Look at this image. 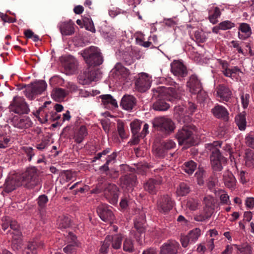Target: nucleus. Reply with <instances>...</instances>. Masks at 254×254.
<instances>
[{
  "label": "nucleus",
  "mask_w": 254,
  "mask_h": 254,
  "mask_svg": "<svg viewBox=\"0 0 254 254\" xmlns=\"http://www.w3.org/2000/svg\"><path fill=\"white\" fill-rule=\"evenodd\" d=\"M106 179L103 177L98 178V184L95 189L91 191L92 193H99L104 191V195L107 199L112 204H116L118 201L119 189L113 184H105Z\"/></svg>",
  "instance_id": "f257e3e1"
},
{
  "label": "nucleus",
  "mask_w": 254,
  "mask_h": 254,
  "mask_svg": "<svg viewBox=\"0 0 254 254\" xmlns=\"http://www.w3.org/2000/svg\"><path fill=\"white\" fill-rule=\"evenodd\" d=\"M85 63L89 66H96L103 62V58L100 49L95 46H90L81 52Z\"/></svg>",
  "instance_id": "f03ea898"
},
{
  "label": "nucleus",
  "mask_w": 254,
  "mask_h": 254,
  "mask_svg": "<svg viewBox=\"0 0 254 254\" xmlns=\"http://www.w3.org/2000/svg\"><path fill=\"white\" fill-rule=\"evenodd\" d=\"M154 96L160 98H167V95L173 99H180L184 93L182 85L175 83L174 87H166L160 86L153 90Z\"/></svg>",
  "instance_id": "7ed1b4c3"
},
{
  "label": "nucleus",
  "mask_w": 254,
  "mask_h": 254,
  "mask_svg": "<svg viewBox=\"0 0 254 254\" xmlns=\"http://www.w3.org/2000/svg\"><path fill=\"white\" fill-rule=\"evenodd\" d=\"M196 106L193 103L189 102L187 107L179 106L175 108L176 114L179 117V122L181 124H188L191 122L190 116L195 112Z\"/></svg>",
  "instance_id": "20e7f679"
},
{
  "label": "nucleus",
  "mask_w": 254,
  "mask_h": 254,
  "mask_svg": "<svg viewBox=\"0 0 254 254\" xmlns=\"http://www.w3.org/2000/svg\"><path fill=\"white\" fill-rule=\"evenodd\" d=\"M194 129V126L188 124H184L182 128L178 131L175 136L178 139L180 145L186 144L190 146L192 145V135Z\"/></svg>",
  "instance_id": "39448f33"
},
{
  "label": "nucleus",
  "mask_w": 254,
  "mask_h": 254,
  "mask_svg": "<svg viewBox=\"0 0 254 254\" xmlns=\"http://www.w3.org/2000/svg\"><path fill=\"white\" fill-rule=\"evenodd\" d=\"M21 178L23 184L28 188H33L40 183L38 171L35 167L27 168Z\"/></svg>",
  "instance_id": "423d86ee"
},
{
  "label": "nucleus",
  "mask_w": 254,
  "mask_h": 254,
  "mask_svg": "<svg viewBox=\"0 0 254 254\" xmlns=\"http://www.w3.org/2000/svg\"><path fill=\"white\" fill-rule=\"evenodd\" d=\"M153 125L158 130L168 134L174 132L176 127L171 119L164 117L155 118L153 121Z\"/></svg>",
  "instance_id": "0eeeda50"
},
{
  "label": "nucleus",
  "mask_w": 254,
  "mask_h": 254,
  "mask_svg": "<svg viewBox=\"0 0 254 254\" xmlns=\"http://www.w3.org/2000/svg\"><path fill=\"white\" fill-rule=\"evenodd\" d=\"M47 83L43 80L37 81L26 86L24 94L30 100L35 95L41 94L47 88Z\"/></svg>",
  "instance_id": "6e6552de"
},
{
  "label": "nucleus",
  "mask_w": 254,
  "mask_h": 254,
  "mask_svg": "<svg viewBox=\"0 0 254 254\" xmlns=\"http://www.w3.org/2000/svg\"><path fill=\"white\" fill-rule=\"evenodd\" d=\"M10 110L17 114H28L29 109L23 98L15 97L12 103L10 105Z\"/></svg>",
  "instance_id": "1a4fd4ad"
},
{
  "label": "nucleus",
  "mask_w": 254,
  "mask_h": 254,
  "mask_svg": "<svg viewBox=\"0 0 254 254\" xmlns=\"http://www.w3.org/2000/svg\"><path fill=\"white\" fill-rule=\"evenodd\" d=\"M173 206V202L169 195L166 194L159 197L157 201V209L160 212H167Z\"/></svg>",
  "instance_id": "9d476101"
},
{
  "label": "nucleus",
  "mask_w": 254,
  "mask_h": 254,
  "mask_svg": "<svg viewBox=\"0 0 254 254\" xmlns=\"http://www.w3.org/2000/svg\"><path fill=\"white\" fill-rule=\"evenodd\" d=\"M136 89L141 92H145L151 86V79L149 75L145 73H141L135 82Z\"/></svg>",
  "instance_id": "9b49d317"
},
{
  "label": "nucleus",
  "mask_w": 254,
  "mask_h": 254,
  "mask_svg": "<svg viewBox=\"0 0 254 254\" xmlns=\"http://www.w3.org/2000/svg\"><path fill=\"white\" fill-rule=\"evenodd\" d=\"M180 244L175 240H168L160 247V254H177Z\"/></svg>",
  "instance_id": "f8f14e48"
},
{
  "label": "nucleus",
  "mask_w": 254,
  "mask_h": 254,
  "mask_svg": "<svg viewBox=\"0 0 254 254\" xmlns=\"http://www.w3.org/2000/svg\"><path fill=\"white\" fill-rule=\"evenodd\" d=\"M187 86L189 88L190 92L193 94H196L202 89L200 80L194 74L190 77V79L187 83Z\"/></svg>",
  "instance_id": "ddd939ff"
},
{
  "label": "nucleus",
  "mask_w": 254,
  "mask_h": 254,
  "mask_svg": "<svg viewBox=\"0 0 254 254\" xmlns=\"http://www.w3.org/2000/svg\"><path fill=\"white\" fill-rule=\"evenodd\" d=\"M120 180L123 188L129 190L132 189L136 185L137 177L135 174L130 173L122 176Z\"/></svg>",
  "instance_id": "4468645a"
},
{
  "label": "nucleus",
  "mask_w": 254,
  "mask_h": 254,
  "mask_svg": "<svg viewBox=\"0 0 254 254\" xmlns=\"http://www.w3.org/2000/svg\"><path fill=\"white\" fill-rule=\"evenodd\" d=\"M96 71L87 69L79 75L78 78L79 83L83 85L89 84L96 79Z\"/></svg>",
  "instance_id": "2eb2a0df"
},
{
  "label": "nucleus",
  "mask_w": 254,
  "mask_h": 254,
  "mask_svg": "<svg viewBox=\"0 0 254 254\" xmlns=\"http://www.w3.org/2000/svg\"><path fill=\"white\" fill-rule=\"evenodd\" d=\"M97 212L100 218L105 222H110L114 219L112 211L106 205H99L97 208Z\"/></svg>",
  "instance_id": "dca6fc26"
},
{
  "label": "nucleus",
  "mask_w": 254,
  "mask_h": 254,
  "mask_svg": "<svg viewBox=\"0 0 254 254\" xmlns=\"http://www.w3.org/2000/svg\"><path fill=\"white\" fill-rule=\"evenodd\" d=\"M145 222L144 213L141 211L138 215L136 216L134 220V227L140 235L145 233Z\"/></svg>",
  "instance_id": "f3484780"
},
{
  "label": "nucleus",
  "mask_w": 254,
  "mask_h": 254,
  "mask_svg": "<svg viewBox=\"0 0 254 254\" xmlns=\"http://www.w3.org/2000/svg\"><path fill=\"white\" fill-rule=\"evenodd\" d=\"M12 125L19 129H26L31 127L32 123L28 117H14L11 120Z\"/></svg>",
  "instance_id": "a211bd4d"
},
{
  "label": "nucleus",
  "mask_w": 254,
  "mask_h": 254,
  "mask_svg": "<svg viewBox=\"0 0 254 254\" xmlns=\"http://www.w3.org/2000/svg\"><path fill=\"white\" fill-rule=\"evenodd\" d=\"M171 71L176 76L184 77L187 74V70L186 66L182 63L179 61H174L171 64Z\"/></svg>",
  "instance_id": "6ab92c4d"
},
{
  "label": "nucleus",
  "mask_w": 254,
  "mask_h": 254,
  "mask_svg": "<svg viewBox=\"0 0 254 254\" xmlns=\"http://www.w3.org/2000/svg\"><path fill=\"white\" fill-rule=\"evenodd\" d=\"M23 184L18 180L17 176H14L8 177L6 179L3 191L9 193L14 190L17 187L22 185Z\"/></svg>",
  "instance_id": "aec40b11"
},
{
  "label": "nucleus",
  "mask_w": 254,
  "mask_h": 254,
  "mask_svg": "<svg viewBox=\"0 0 254 254\" xmlns=\"http://www.w3.org/2000/svg\"><path fill=\"white\" fill-rule=\"evenodd\" d=\"M211 113L213 116L219 119L224 121L229 120V113L227 110L223 106L217 105L211 109Z\"/></svg>",
  "instance_id": "412c9836"
},
{
  "label": "nucleus",
  "mask_w": 254,
  "mask_h": 254,
  "mask_svg": "<svg viewBox=\"0 0 254 254\" xmlns=\"http://www.w3.org/2000/svg\"><path fill=\"white\" fill-rule=\"evenodd\" d=\"M162 183L161 179H150L144 185V190L151 194H155L158 190V187Z\"/></svg>",
  "instance_id": "4be33fe9"
},
{
  "label": "nucleus",
  "mask_w": 254,
  "mask_h": 254,
  "mask_svg": "<svg viewBox=\"0 0 254 254\" xmlns=\"http://www.w3.org/2000/svg\"><path fill=\"white\" fill-rule=\"evenodd\" d=\"M68 239L71 240V244H68L64 248V252L67 254H72L76 251V248L81 246V244L77 240V237L72 233H69Z\"/></svg>",
  "instance_id": "5701e85b"
},
{
  "label": "nucleus",
  "mask_w": 254,
  "mask_h": 254,
  "mask_svg": "<svg viewBox=\"0 0 254 254\" xmlns=\"http://www.w3.org/2000/svg\"><path fill=\"white\" fill-rule=\"evenodd\" d=\"M59 28L62 35H71L74 32V23L71 20L60 22Z\"/></svg>",
  "instance_id": "b1692460"
},
{
  "label": "nucleus",
  "mask_w": 254,
  "mask_h": 254,
  "mask_svg": "<svg viewBox=\"0 0 254 254\" xmlns=\"http://www.w3.org/2000/svg\"><path fill=\"white\" fill-rule=\"evenodd\" d=\"M216 93L217 96L225 101H228L232 95L230 89L223 84H220L217 87Z\"/></svg>",
  "instance_id": "393cba45"
},
{
  "label": "nucleus",
  "mask_w": 254,
  "mask_h": 254,
  "mask_svg": "<svg viewBox=\"0 0 254 254\" xmlns=\"http://www.w3.org/2000/svg\"><path fill=\"white\" fill-rule=\"evenodd\" d=\"M136 99L131 95H125L122 99L120 105L126 110L130 111L136 105Z\"/></svg>",
  "instance_id": "a878e982"
},
{
  "label": "nucleus",
  "mask_w": 254,
  "mask_h": 254,
  "mask_svg": "<svg viewBox=\"0 0 254 254\" xmlns=\"http://www.w3.org/2000/svg\"><path fill=\"white\" fill-rule=\"evenodd\" d=\"M87 135L88 131L86 127L84 125H82L75 130L73 138L76 143L79 144L83 141Z\"/></svg>",
  "instance_id": "bb28decb"
},
{
  "label": "nucleus",
  "mask_w": 254,
  "mask_h": 254,
  "mask_svg": "<svg viewBox=\"0 0 254 254\" xmlns=\"http://www.w3.org/2000/svg\"><path fill=\"white\" fill-rule=\"evenodd\" d=\"M222 143V141H214L213 144L211 145L212 146V154L210 156L211 160H222L223 159V156L221 155L219 150L217 147V146L220 147Z\"/></svg>",
  "instance_id": "cd10ccee"
},
{
  "label": "nucleus",
  "mask_w": 254,
  "mask_h": 254,
  "mask_svg": "<svg viewBox=\"0 0 254 254\" xmlns=\"http://www.w3.org/2000/svg\"><path fill=\"white\" fill-rule=\"evenodd\" d=\"M44 244L43 242H33L28 244L25 249L26 254H38V250L44 247Z\"/></svg>",
  "instance_id": "c85d7f7f"
},
{
  "label": "nucleus",
  "mask_w": 254,
  "mask_h": 254,
  "mask_svg": "<svg viewBox=\"0 0 254 254\" xmlns=\"http://www.w3.org/2000/svg\"><path fill=\"white\" fill-rule=\"evenodd\" d=\"M208 19L211 23L214 24L218 22V18L221 12L218 7L212 6L208 9Z\"/></svg>",
  "instance_id": "c756f323"
},
{
  "label": "nucleus",
  "mask_w": 254,
  "mask_h": 254,
  "mask_svg": "<svg viewBox=\"0 0 254 254\" xmlns=\"http://www.w3.org/2000/svg\"><path fill=\"white\" fill-rule=\"evenodd\" d=\"M223 181L225 185L229 188H233L236 186V180L233 174L228 171L224 173Z\"/></svg>",
  "instance_id": "7c9ffc66"
},
{
  "label": "nucleus",
  "mask_w": 254,
  "mask_h": 254,
  "mask_svg": "<svg viewBox=\"0 0 254 254\" xmlns=\"http://www.w3.org/2000/svg\"><path fill=\"white\" fill-rule=\"evenodd\" d=\"M239 30L243 33H238V37L240 39L244 40L249 37L252 33L250 25L246 23H241L239 26Z\"/></svg>",
  "instance_id": "2f4dec72"
},
{
  "label": "nucleus",
  "mask_w": 254,
  "mask_h": 254,
  "mask_svg": "<svg viewBox=\"0 0 254 254\" xmlns=\"http://www.w3.org/2000/svg\"><path fill=\"white\" fill-rule=\"evenodd\" d=\"M67 94V92L64 89L58 88L52 91L51 96L55 101L60 102L63 101Z\"/></svg>",
  "instance_id": "473e14b6"
},
{
  "label": "nucleus",
  "mask_w": 254,
  "mask_h": 254,
  "mask_svg": "<svg viewBox=\"0 0 254 254\" xmlns=\"http://www.w3.org/2000/svg\"><path fill=\"white\" fill-rule=\"evenodd\" d=\"M102 102L106 107H110V105L113 107H117V102L110 94L102 95L100 96Z\"/></svg>",
  "instance_id": "72a5a7b5"
},
{
  "label": "nucleus",
  "mask_w": 254,
  "mask_h": 254,
  "mask_svg": "<svg viewBox=\"0 0 254 254\" xmlns=\"http://www.w3.org/2000/svg\"><path fill=\"white\" fill-rule=\"evenodd\" d=\"M78 66L77 61L72 56L68 57L65 61V68L71 71H75Z\"/></svg>",
  "instance_id": "f704fd0d"
},
{
  "label": "nucleus",
  "mask_w": 254,
  "mask_h": 254,
  "mask_svg": "<svg viewBox=\"0 0 254 254\" xmlns=\"http://www.w3.org/2000/svg\"><path fill=\"white\" fill-rule=\"evenodd\" d=\"M235 122L240 130H245L247 124L246 114L242 113L236 116L235 117Z\"/></svg>",
  "instance_id": "c9c22d12"
},
{
  "label": "nucleus",
  "mask_w": 254,
  "mask_h": 254,
  "mask_svg": "<svg viewBox=\"0 0 254 254\" xmlns=\"http://www.w3.org/2000/svg\"><path fill=\"white\" fill-rule=\"evenodd\" d=\"M21 233L16 231V234L12 236L13 240L11 243V248L13 251H17L21 248V241L20 239Z\"/></svg>",
  "instance_id": "e433bc0d"
},
{
  "label": "nucleus",
  "mask_w": 254,
  "mask_h": 254,
  "mask_svg": "<svg viewBox=\"0 0 254 254\" xmlns=\"http://www.w3.org/2000/svg\"><path fill=\"white\" fill-rule=\"evenodd\" d=\"M200 204V201L198 199L189 198L187 199L186 206L191 211H195L198 208Z\"/></svg>",
  "instance_id": "4c0bfd02"
},
{
  "label": "nucleus",
  "mask_w": 254,
  "mask_h": 254,
  "mask_svg": "<svg viewBox=\"0 0 254 254\" xmlns=\"http://www.w3.org/2000/svg\"><path fill=\"white\" fill-rule=\"evenodd\" d=\"M190 190L189 185L185 183H181L177 189L176 193L179 196H185L188 194Z\"/></svg>",
  "instance_id": "58836bf2"
},
{
  "label": "nucleus",
  "mask_w": 254,
  "mask_h": 254,
  "mask_svg": "<svg viewBox=\"0 0 254 254\" xmlns=\"http://www.w3.org/2000/svg\"><path fill=\"white\" fill-rule=\"evenodd\" d=\"M245 161L247 166L249 167L254 166V153L251 150H246Z\"/></svg>",
  "instance_id": "ea45409f"
},
{
  "label": "nucleus",
  "mask_w": 254,
  "mask_h": 254,
  "mask_svg": "<svg viewBox=\"0 0 254 254\" xmlns=\"http://www.w3.org/2000/svg\"><path fill=\"white\" fill-rule=\"evenodd\" d=\"M169 107V105L162 99L158 100L153 104V109L156 111H166Z\"/></svg>",
  "instance_id": "a19ab883"
},
{
  "label": "nucleus",
  "mask_w": 254,
  "mask_h": 254,
  "mask_svg": "<svg viewBox=\"0 0 254 254\" xmlns=\"http://www.w3.org/2000/svg\"><path fill=\"white\" fill-rule=\"evenodd\" d=\"M58 225L61 229L68 228L70 226V219L65 216H60L58 220Z\"/></svg>",
  "instance_id": "79ce46f5"
},
{
  "label": "nucleus",
  "mask_w": 254,
  "mask_h": 254,
  "mask_svg": "<svg viewBox=\"0 0 254 254\" xmlns=\"http://www.w3.org/2000/svg\"><path fill=\"white\" fill-rule=\"evenodd\" d=\"M183 168L186 173L189 175L192 174L196 168V164L190 160L184 163Z\"/></svg>",
  "instance_id": "37998d69"
},
{
  "label": "nucleus",
  "mask_w": 254,
  "mask_h": 254,
  "mask_svg": "<svg viewBox=\"0 0 254 254\" xmlns=\"http://www.w3.org/2000/svg\"><path fill=\"white\" fill-rule=\"evenodd\" d=\"M111 237V242L112 241V247L114 249H120L122 242V237L119 234Z\"/></svg>",
  "instance_id": "c03bdc74"
},
{
  "label": "nucleus",
  "mask_w": 254,
  "mask_h": 254,
  "mask_svg": "<svg viewBox=\"0 0 254 254\" xmlns=\"http://www.w3.org/2000/svg\"><path fill=\"white\" fill-rule=\"evenodd\" d=\"M111 236H107L104 241L100 250V254H107L111 244Z\"/></svg>",
  "instance_id": "a18cd8bd"
},
{
  "label": "nucleus",
  "mask_w": 254,
  "mask_h": 254,
  "mask_svg": "<svg viewBox=\"0 0 254 254\" xmlns=\"http://www.w3.org/2000/svg\"><path fill=\"white\" fill-rule=\"evenodd\" d=\"M115 72L117 75L125 77L128 74V70L121 63H117L115 66Z\"/></svg>",
  "instance_id": "49530a36"
},
{
  "label": "nucleus",
  "mask_w": 254,
  "mask_h": 254,
  "mask_svg": "<svg viewBox=\"0 0 254 254\" xmlns=\"http://www.w3.org/2000/svg\"><path fill=\"white\" fill-rule=\"evenodd\" d=\"M194 38L197 43H203L206 41L207 37L202 31H196L194 33Z\"/></svg>",
  "instance_id": "de8ad7c7"
},
{
  "label": "nucleus",
  "mask_w": 254,
  "mask_h": 254,
  "mask_svg": "<svg viewBox=\"0 0 254 254\" xmlns=\"http://www.w3.org/2000/svg\"><path fill=\"white\" fill-rule=\"evenodd\" d=\"M123 250L124 251L131 253L134 251L133 241L130 239H126L123 243Z\"/></svg>",
  "instance_id": "09e8293b"
},
{
  "label": "nucleus",
  "mask_w": 254,
  "mask_h": 254,
  "mask_svg": "<svg viewBox=\"0 0 254 254\" xmlns=\"http://www.w3.org/2000/svg\"><path fill=\"white\" fill-rule=\"evenodd\" d=\"M200 232L199 228H195L189 232L188 235L192 243L195 242L198 239L200 235Z\"/></svg>",
  "instance_id": "8fccbe9b"
},
{
  "label": "nucleus",
  "mask_w": 254,
  "mask_h": 254,
  "mask_svg": "<svg viewBox=\"0 0 254 254\" xmlns=\"http://www.w3.org/2000/svg\"><path fill=\"white\" fill-rule=\"evenodd\" d=\"M117 130L119 136L122 139L127 138L128 134L126 132L124 128V124L123 122L118 121L117 123Z\"/></svg>",
  "instance_id": "3c124183"
},
{
  "label": "nucleus",
  "mask_w": 254,
  "mask_h": 254,
  "mask_svg": "<svg viewBox=\"0 0 254 254\" xmlns=\"http://www.w3.org/2000/svg\"><path fill=\"white\" fill-rule=\"evenodd\" d=\"M237 249L243 254H251L252 251L251 247L247 244H244L242 246L235 245Z\"/></svg>",
  "instance_id": "603ef678"
},
{
  "label": "nucleus",
  "mask_w": 254,
  "mask_h": 254,
  "mask_svg": "<svg viewBox=\"0 0 254 254\" xmlns=\"http://www.w3.org/2000/svg\"><path fill=\"white\" fill-rule=\"evenodd\" d=\"M21 150L27 155L29 161H31L32 158L35 155L34 149L31 147L23 146Z\"/></svg>",
  "instance_id": "864d4df0"
},
{
  "label": "nucleus",
  "mask_w": 254,
  "mask_h": 254,
  "mask_svg": "<svg viewBox=\"0 0 254 254\" xmlns=\"http://www.w3.org/2000/svg\"><path fill=\"white\" fill-rule=\"evenodd\" d=\"M50 139L49 137H44L42 139L41 142L36 144V148L40 150H42L47 148L50 144Z\"/></svg>",
  "instance_id": "5fc2aeb1"
},
{
  "label": "nucleus",
  "mask_w": 254,
  "mask_h": 254,
  "mask_svg": "<svg viewBox=\"0 0 254 254\" xmlns=\"http://www.w3.org/2000/svg\"><path fill=\"white\" fill-rule=\"evenodd\" d=\"M10 138L6 135L0 133V148H5L8 146Z\"/></svg>",
  "instance_id": "6e6d98bb"
},
{
  "label": "nucleus",
  "mask_w": 254,
  "mask_h": 254,
  "mask_svg": "<svg viewBox=\"0 0 254 254\" xmlns=\"http://www.w3.org/2000/svg\"><path fill=\"white\" fill-rule=\"evenodd\" d=\"M219 25L222 30L230 29L235 26V24L229 20L222 21L219 23Z\"/></svg>",
  "instance_id": "4d7b16f0"
},
{
  "label": "nucleus",
  "mask_w": 254,
  "mask_h": 254,
  "mask_svg": "<svg viewBox=\"0 0 254 254\" xmlns=\"http://www.w3.org/2000/svg\"><path fill=\"white\" fill-rule=\"evenodd\" d=\"M161 146L164 148L166 150L174 149L176 146V143L171 139L167 140L161 143Z\"/></svg>",
  "instance_id": "13d9d810"
},
{
  "label": "nucleus",
  "mask_w": 254,
  "mask_h": 254,
  "mask_svg": "<svg viewBox=\"0 0 254 254\" xmlns=\"http://www.w3.org/2000/svg\"><path fill=\"white\" fill-rule=\"evenodd\" d=\"M140 123L138 121H134L130 123V127L133 135L137 134L140 129Z\"/></svg>",
  "instance_id": "bf43d9fd"
},
{
  "label": "nucleus",
  "mask_w": 254,
  "mask_h": 254,
  "mask_svg": "<svg viewBox=\"0 0 254 254\" xmlns=\"http://www.w3.org/2000/svg\"><path fill=\"white\" fill-rule=\"evenodd\" d=\"M37 201L38 205L41 208H44L48 201V197L44 194L40 195Z\"/></svg>",
  "instance_id": "052dcab7"
},
{
  "label": "nucleus",
  "mask_w": 254,
  "mask_h": 254,
  "mask_svg": "<svg viewBox=\"0 0 254 254\" xmlns=\"http://www.w3.org/2000/svg\"><path fill=\"white\" fill-rule=\"evenodd\" d=\"M203 202L205 206L213 207L215 204V199L212 196L207 195L204 197Z\"/></svg>",
  "instance_id": "680f3d73"
},
{
  "label": "nucleus",
  "mask_w": 254,
  "mask_h": 254,
  "mask_svg": "<svg viewBox=\"0 0 254 254\" xmlns=\"http://www.w3.org/2000/svg\"><path fill=\"white\" fill-rule=\"evenodd\" d=\"M222 160H211L212 167L214 170L220 171L223 167L221 163Z\"/></svg>",
  "instance_id": "e2e57ef3"
},
{
  "label": "nucleus",
  "mask_w": 254,
  "mask_h": 254,
  "mask_svg": "<svg viewBox=\"0 0 254 254\" xmlns=\"http://www.w3.org/2000/svg\"><path fill=\"white\" fill-rule=\"evenodd\" d=\"M250 95L249 94H244L242 93L241 95V99L242 104L244 108H247L249 105Z\"/></svg>",
  "instance_id": "0e129e2a"
},
{
  "label": "nucleus",
  "mask_w": 254,
  "mask_h": 254,
  "mask_svg": "<svg viewBox=\"0 0 254 254\" xmlns=\"http://www.w3.org/2000/svg\"><path fill=\"white\" fill-rule=\"evenodd\" d=\"M64 176L65 178L66 181L71 180L75 176V173L71 170H65L63 172Z\"/></svg>",
  "instance_id": "69168bd1"
},
{
  "label": "nucleus",
  "mask_w": 254,
  "mask_h": 254,
  "mask_svg": "<svg viewBox=\"0 0 254 254\" xmlns=\"http://www.w3.org/2000/svg\"><path fill=\"white\" fill-rule=\"evenodd\" d=\"M221 192L220 199V202L221 203L223 204H228L230 203V200H229V196L227 194H226L224 191L221 190L220 191Z\"/></svg>",
  "instance_id": "338daca9"
},
{
  "label": "nucleus",
  "mask_w": 254,
  "mask_h": 254,
  "mask_svg": "<svg viewBox=\"0 0 254 254\" xmlns=\"http://www.w3.org/2000/svg\"><path fill=\"white\" fill-rule=\"evenodd\" d=\"M245 140L246 143L248 146L254 149V136L253 135L250 134L247 136Z\"/></svg>",
  "instance_id": "774afa93"
}]
</instances>
